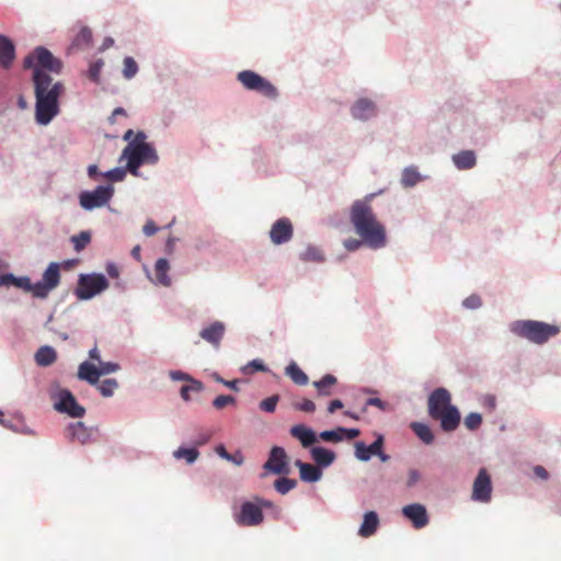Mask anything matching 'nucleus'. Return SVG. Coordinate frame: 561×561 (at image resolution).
I'll use <instances>...</instances> for the list:
<instances>
[{"mask_svg": "<svg viewBox=\"0 0 561 561\" xmlns=\"http://www.w3.org/2000/svg\"><path fill=\"white\" fill-rule=\"evenodd\" d=\"M373 195L355 201L350 209V220L355 232L363 239L365 245L373 250L385 248L387 230L374 213L370 205Z\"/></svg>", "mask_w": 561, "mask_h": 561, "instance_id": "f257e3e1", "label": "nucleus"}, {"mask_svg": "<svg viewBox=\"0 0 561 561\" xmlns=\"http://www.w3.org/2000/svg\"><path fill=\"white\" fill-rule=\"evenodd\" d=\"M35 85L36 107L35 116L38 124L47 125L58 114V99L62 92V84L56 82L49 75L35 69L33 72Z\"/></svg>", "mask_w": 561, "mask_h": 561, "instance_id": "f03ea898", "label": "nucleus"}, {"mask_svg": "<svg viewBox=\"0 0 561 561\" xmlns=\"http://www.w3.org/2000/svg\"><path fill=\"white\" fill-rule=\"evenodd\" d=\"M60 283V266L56 262H51L43 273L42 280L32 284L30 277H15L13 274L0 275V286H15L22 288L26 293H31L33 297L45 299L49 293L58 287Z\"/></svg>", "mask_w": 561, "mask_h": 561, "instance_id": "7ed1b4c3", "label": "nucleus"}, {"mask_svg": "<svg viewBox=\"0 0 561 561\" xmlns=\"http://www.w3.org/2000/svg\"><path fill=\"white\" fill-rule=\"evenodd\" d=\"M146 134L138 131L133 140L123 150L121 159L127 160V170L133 174H138V169L142 163H156L158 154L154 148L145 141Z\"/></svg>", "mask_w": 561, "mask_h": 561, "instance_id": "20e7f679", "label": "nucleus"}, {"mask_svg": "<svg viewBox=\"0 0 561 561\" xmlns=\"http://www.w3.org/2000/svg\"><path fill=\"white\" fill-rule=\"evenodd\" d=\"M511 332L534 344H545L560 333V327L536 320H517L511 323Z\"/></svg>", "mask_w": 561, "mask_h": 561, "instance_id": "39448f33", "label": "nucleus"}, {"mask_svg": "<svg viewBox=\"0 0 561 561\" xmlns=\"http://www.w3.org/2000/svg\"><path fill=\"white\" fill-rule=\"evenodd\" d=\"M110 286L108 280L103 274H81L75 295L80 300H89L95 295L104 291Z\"/></svg>", "mask_w": 561, "mask_h": 561, "instance_id": "423d86ee", "label": "nucleus"}, {"mask_svg": "<svg viewBox=\"0 0 561 561\" xmlns=\"http://www.w3.org/2000/svg\"><path fill=\"white\" fill-rule=\"evenodd\" d=\"M24 68L39 69L42 72L46 69L48 71L60 73L62 69V62L56 58L47 48L37 47L34 51L27 55L23 61Z\"/></svg>", "mask_w": 561, "mask_h": 561, "instance_id": "0eeeda50", "label": "nucleus"}, {"mask_svg": "<svg viewBox=\"0 0 561 561\" xmlns=\"http://www.w3.org/2000/svg\"><path fill=\"white\" fill-rule=\"evenodd\" d=\"M237 78L248 90L256 91L270 99H275L277 96L276 88L268 80L254 71L243 70L238 73Z\"/></svg>", "mask_w": 561, "mask_h": 561, "instance_id": "6e6552de", "label": "nucleus"}, {"mask_svg": "<svg viewBox=\"0 0 561 561\" xmlns=\"http://www.w3.org/2000/svg\"><path fill=\"white\" fill-rule=\"evenodd\" d=\"M114 194L111 185L98 186L94 191H84L79 196L80 206L87 210L100 208L108 203Z\"/></svg>", "mask_w": 561, "mask_h": 561, "instance_id": "1a4fd4ad", "label": "nucleus"}, {"mask_svg": "<svg viewBox=\"0 0 561 561\" xmlns=\"http://www.w3.org/2000/svg\"><path fill=\"white\" fill-rule=\"evenodd\" d=\"M54 407L57 411L67 413L72 417H82L85 413L84 408L77 402L75 396L67 389L58 391Z\"/></svg>", "mask_w": 561, "mask_h": 561, "instance_id": "9d476101", "label": "nucleus"}, {"mask_svg": "<svg viewBox=\"0 0 561 561\" xmlns=\"http://www.w3.org/2000/svg\"><path fill=\"white\" fill-rule=\"evenodd\" d=\"M263 518L261 506L253 502L242 503L240 512L234 515V520L239 526H257Z\"/></svg>", "mask_w": 561, "mask_h": 561, "instance_id": "9b49d317", "label": "nucleus"}, {"mask_svg": "<svg viewBox=\"0 0 561 561\" xmlns=\"http://www.w3.org/2000/svg\"><path fill=\"white\" fill-rule=\"evenodd\" d=\"M492 495L491 477L485 468H481L476 477L472 485V500L488 503Z\"/></svg>", "mask_w": 561, "mask_h": 561, "instance_id": "f8f14e48", "label": "nucleus"}, {"mask_svg": "<svg viewBox=\"0 0 561 561\" xmlns=\"http://www.w3.org/2000/svg\"><path fill=\"white\" fill-rule=\"evenodd\" d=\"M264 469L275 474H286L289 472L287 455L282 447H273Z\"/></svg>", "mask_w": 561, "mask_h": 561, "instance_id": "ddd939ff", "label": "nucleus"}, {"mask_svg": "<svg viewBox=\"0 0 561 561\" xmlns=\"http://www.w3.org/2000/svg\"><path fill=\"white\" fill-rule=\"evenodd\" d=\"M428 414L434 415L450 408L451 396L445 388L435 389L428 397Z\"/></svg>", "mask_w": 561, "mask_h": 561, "instance_id": "4468645a", "label": "nucleus"}, {"mask_svg": "<svg viewBox=\"0 0 561 561\" xmlns=\"http://www.w3.org/2000/svg\"><path fill=\"white\" fill-rule=\"evenodd\" d=\"M293 232L290 220L288 218H280L273 224L270 238L274 244H283L291 239Z\"/></svg>", "mask_w": 561, "mask_h": 561, "instance_id": "2eb2a0df", "label": "nucleus"}, {"mask_svg": "<svg viewBox=\"0 0 561 561\" xmlns=\"http://www.w3.org/2000/svg\"><path fill=\"white\" fill-rule=\"evenodd\" d=\"M433 420L440 422V427L444 432H453L455 431L460 423V413L455 405L447 408V410L442 411L437 414L431 415Z\"/></svg>", "mask_w": 561, "mask_h": 561, "instance_id": "dca6fc26", "label": "nucleus"}, {"mask_svg": "<svg viewBox=\"0 0 561 561\" xmlns=\"http://www.w3.org/2000/svg\"><path fill=\"white\" fill-rule=\"evenodd\" d=\"M402 514L412 522L413 527L421 529L428 524V516L425 506L422 504H410L402 508Z\"/></svg>", "mask_w": 561, "mask_h": 561, "instance_id": "f3484780", "label": "nucleus"}, {"mask_svg": "<svg viewBox=\"0 0 561 561\" xmlns=\"http://www.w3.org/2000/svg\"><path fill=\"white\" fill-rule=\"evenodd\" d=\"M383 447V436L378 435L377 439L370 444L369 446H366L363 442H357L355 444V456L360 461H368L371 456H375V454L379 453L380 449Z\"/></svg>", "mask_w": 561, "mask_h": 561, "instance_id": "a211bd4d", "label": "nucleus"}, {"mask_svg": "<svg viewBox=\"0 0 561 561\" xmlns=\"http://www.w3.org/2000/svg\"><path fill=\"white\" fill-rule=\"evenodd\" d=\"M15 59V46L13 42L0 34V67L10 69Z\"/></svg>", "mask_w": 561, "mask_h": 561, "instance_id": "6ab92c4d", "label": "nucleus"}, {"mask_svg": "<svg viewBox=\"0 0 561 561\" xmlns=\"http://www.w3.org/2000/svg\"><path fill=\"white\" fill-rule=\"evenodd\" d=\"M225 324L220 321H216L211 323L209 327L204 328L199 335L203 340L207 341L214 346H219L220 341L224 337L225 334Z\"/></svg>", "mask_w": 561, "mask_h": 561, "instance_id": "aec40b11", "label": "nucleus"}, {"mask_svg": "<svg viewBox=\"0 0 561 561\" xmlns=\"http://www.w3.org/2000/svg\"><path fill=\"white\" fill-rule=\"evenodd\" d=\"M352 115L356 119L366 121L376 115L375 104L368 99H359L352 106Z\"/></svg>", "mask_w": 561, "mask_h": 561, "instance_id": "412c9836", "label": "nucleus"}, {"mask_svg": "<svg viewBox=\"0 0 561 561\" xmlns=\"http://www.w3.org/2000/svg\"><path fill=\"white\" fill-rule=\"evenodd\" d=\"M295 466L299 469L300 479L305 482H317L322 477V472L317 466L301 460H296Z\"/></svg>", "mask_w": 561, "mask_h": 561, "instance_id": "4be33fe9", "label": "nucleus"}, {"mask_svg": "<svg viewBox=\"0 0 561 561\" xmlns=\"http://www.w3.org/2000/svg\"><path fill=\"white\" fill-rule=\"evenodd\" d=\"M290 435L299 439L304 447H309L317 442L316 433L311 428L301 424L293 426L290 428Z\"/></svg>", "mask_w": 561, "mask_h": 561, "instance_id": "5701e85b", "label": "nucleus"}, {"mask_svg": "<svg viewBox=\"0 0 561 561\" xmlns=\"http://www.w3.org/2000/svg\"><path fill=\"white\" fill-rule=\"evenodd\" d=\"M67 436L80 444H87L91 437V431L82 422L70 424L67 428Z\"/></svg>", "mask_w": 561, "mask_h": 561, "instance_id": "b1692460", "label": "nucleus"}, {"mask_svg": "<svg viewBox=\"0 0 561 561\" xmlns=\"http://www.w3.org/2000/svg\"><path fill=\"white\" fill-rule=\"evenodd\" d=\"M78 378L90 385H98L100 379L99 367L87 360L81 363L78 368Z\"/></svg>", "mask_w": 561, "mask_h": 561, "instance_id": "393cba45", "label": "nucleus"}, {"mask_svg": "<svg viewBox=\"0 0 561 561\" xmlns=\"http://www.w3.org/2000/svg\"><path fill=\"white\" fill-rule=\"evenodd\" d=\"M337 382L335 376L327 374L320 380L313 381V386L317 389L319 397H329L333 394V389Z\"/></svg>", "mask_w": 561, "mask_h": 561, "instance_id": "a878e982", "label": "nucleus"}, {"mask_svg": "<svg viewBox=\"0 0 561 561\" xmlns=\"http://www.w3.org/2000/svg\"><path fill=\"white\" fill-rule=\"evenodd\" d=\"M379 525L378 516L375 512H367L364 515V520L362 523V526L358 530L359 536L367 538L374 535L377 530V527Z\"/></svg>", "mask_w": 561, "mask_h": 561, "instance_id": "bb28decb", "label": "nucleus"}, {"mask_svg": "<svg viewBox=\"0 0 561 561\" xmlns=\"http://www.w3.org/2000/svg\"><path fill=\"white\" fill-rule=\"evenodd\" d=\"M311 457L320 467H328L335 460V454L324 447H312Z\"/></svg>", "mask_w": 561, "mask_h": 561, "instance_id": "cd10ccee", "label": "nucleus"}, {"mask_svg": "<svg viewBox=\"0 0 561 561\" xmlns=\"http://www.w3.org/2000/svg\"><path fill=\"white\" fill-rule=\"evenodd\" d=\"M170 264L167 259H159L154 264V276L157 283L162 286L169 287L171 285V278L168 275Z\"/></svg>", "mask_w": 561, "mask_h": 561, "instance_id": "c85d7f7f", "label": "nucleus"}, {"mask_svg": "<svg viewBox=\"0 0 561 561\" xmlns=\"http://www.w3.org/2000/svg\"><path fill=\"white\" fill-rule=\"evenodd\" d=\"M453 161L459 170H467L476 165L477 159L472 150H463L455 154Z\"/></svg>", "mask_w": 561, "mask_h": 561, "instance_id": "c756f323", "label": "nucleus"}, {"mask_svg": "<svg viewBox=\"0 0 561 561\" xmlns=\"http://www.w3.org/2000/svg\"><path fill=\"white\" fill-rule=\"evenodd\" d=\"M57 359L56 351L50 346H42L35 354V362L39 366H49Z\"/></svg>", "mask_w": 561, "mask_h": 561, "instance_id": "7c9ffc66", "label": "nucleus"}, {"mask_svg": "<svg viewBox=\"0 0 561 561\" xmlns=\"http://www.w3.org/2000/svg\"><path fill=\"white\" fill-rule=\"evenodd\" d=\"M285 374L288 376L296 385L305 386L308 382V376L299 368L296 363H290L285 368Z\"/></svg>", "mask_w": 561, "mask_h": 561, "instance_id": "2f4dec72", "label": "nucleus"}, {"mask_svg": "<svg viewBox=\"0 0 561 561\" xmlns=\"http://www.w3.org/2000/svg\"><path fill=\"white\" fill-rule=\"evenodd\" d=\"M412 431L415 435L426 445H430L434 442V435L432 430L424 423L413 422L411 424Z\"/></svg>", "mask_w": 561, "mask_h": 561, "instance_id": "473e14b6", "label": "nucleus"}, {"mask_svg": "<svg viewBox=\"0 0 561 561\" xmlns=\"http://www.w3.org/2000/svg\"><path fill=\"white\" fill-rule=\"evenodd\" d=\"M92 42V32L89 27H82L80 32L76 35L72 46L78 49H84L90 46Z\"/></svg>", "mask_w": 561, "mask_h": 561, "instance_id": "72a5a7b5", "label": "nucleus"}, {"mask_svg": "<svg viewBox=\"0 0 561 561\" xmlns=\"http://www.w3.org/2000/svg\"><path fill=\"white\" fill-rule=\"evenodd\" d=\"M420 181H421V175L417 172V169L415 167H408L403 170L402 176H401V184L404 187L414 186Z\"/></svg>", "mask_w": 561, "mask_h": 561, "instance_id": "f704fd0d", "label": "nucleus"}, {"mask_svg": "<svg viewBox=\"0 0 561 561\" xmlns=\"http://www.w3.org/2000/svg\"><path fill=\"white\" fill-rule=\"evenodd\" d=\"M174 458L185 459L187 463H193L199 456L196 448H179L173 453Z\"/></svg>", "mask_w": 561, "mask_h": 561, "instance_id": "c9c22d12", "label": "nucleus"}, {"mask_svg": "<svg viewBox=\"0 0 561 561\" xmlns=\"http://www.w3.org/2000/svg\"><path fill=\"white\" fill-rule=\"evenodd\" d=\"M188 382V385H184L180 390L181 397L184 401H188L191 399V392L197 393L204 389L203 383L196 379H191Z\"/></svg>", "mask_w": 561, "mask_h": 561, "instance_id": "e433bc0d", "label": "nucleus"}, {"mask_svg": "<svg viewBox=\"0 0 561 561\" xmlns=\"http://www.w3.org/2000/svg\"><path fill=\"white\" fill-rule=\"evenodd\" d=\"M98 389L103 397H112L118 382L114 378L104 379L101 383L98 382Z\"/></svg>", "mask_w": 561, "mask_h": 561, "instance_id": "4c0bfd02", "label": "nucleus"}, {"mask_svg": "<svg viewBox=\"0 0 561 561\" xmlns=\"http://www.w3.org/2000/svg\"><path fill=\"white\" fill-rule=\"evenodd\" d=\"M91 241V234L88 231H81L79 234L71 237L75 250L77 252L82 251Z\"/></svg>", "mask_w": 561, "mask_h": 561, "instance_id": "58836bf2", "label": "nucleus"}, {"mask_svg": "<svg viewBox=\"0 0 561 561\" xmlns=\"http://www.w3.org/2000/svg\"><path fill=\"white\" fill-rule=\"evenodd\" d=\"M297 481L289 478H279L274 483L276 491L280 494L288 493L290 490L295 489Z\"/></svg>", "mask_w": 561, "mask_h": 561, "instance_id": "ea45409f", "label": "nucleus"}, {"mask_svg": "<svg viewBox=\"0 0 561 561\" xmlns=\"http://www.w3.org/2000/svg\"><path fill=\"white\" fill-rule=\"evenodd\" d=\"M300 257L306 262H322L324 260L322 252L316 247H308Z\"/></svg>", "mask_w": 561, "mask_h": 561, "instance_id": "a19ab883", "label": "nucleus"}, {"mask_svg": "<svg viewBox=\"0 0 561 561\" xmlns=\"http://www.w3.org/2000/svg\"><path fill=\"white\" fill-rule=\"evenodd\" d=\"M138 72V65L133 57L124 58L123 76L126 79H131Z\"/></svg>", "mask_w": 561, "mask_h": 561, "instance_id": "79ce46f5", "label": "nucleus"}, {"mask_svg": "<svg viewBox=\"0 0 561 561\" xmlns=\"http://www.w3.org/2000/svg\"><path fill=\"white\" fill-rule=\"evenodd\" d=\"M103 66H104V62L102 59H98L96 61L92 62L88 70V78L91 81L99 83L100 75H101V70H102Z\"/></svg>", "mask_w": 561, "mask_h": 561, "instance_id": "37998d69", "label": "nucleus"}, {"mask_svg": "<svg viewBox=\"0 0 561 561\" xmlns=\"http://www.w3.org/2000/svg\"><path fill=\"white\" fill-rule=\"evenodd\" d=\"M236 402L237 401L234 397L228 394H220L214 399L213 405L217 410H222L228 405H234Z\"/></svg>", "mask_w": 561, "mask_h": 561, "instance_id": "c03bdc74", "label": "nucleus"}, {"mask_svg": "<svg viewBox=\"0 0 561 561\" xmlns=\"http://www.w3.org/2000/svg\"><path fill=\"white\" fill-rule=\"evenodd\" d=\"M267 367L261 359H253L249 362L245 366L242 367V373L245 375H251L255 371H266Z\"/></svg>", "mask_w": 561, "mask_h": 561, "instance_id": "a18cd8bd", "label": "nucleus"}, {"mask_svg": "<svg viewBox=\"0 0 561 561\" xmlns=\"http://www.w3.org/2000/svg\"><path fill=\"white\" fill-rule=\"evenodd\" d=\"M463 423H465V426L470 431L478 430L482 424V416L479 413H474V412L469 413L465 417Z\"/></svg>", "mask_w": 561, "mask_h": 561, "instance_id": "49530a36", "label": "nucleus"}, {"mask_svg": "<svg viewBox=\"0 0 561 561\" xmlns=\"http://www.w3.org/2000/svg\"><path fill=\"white\" fill-rule=\"evenodd\" d=\"M279 397L277 394L271 396L260 402V409L267 413H273L276 409Z\"/></svg>", "mask_w": 561, "mask_h": 561, "instance_id": "de8ad7c7", "label": "nucleus"}, {"mask_svg": "<svg viewBox=\"0 0 561 561\" xmlns=\"http://www.w3.org/2000/svg\"><path fill=\"white\" fill-rule=\"evenodd\" d=\"M319 437L324 442L337 443L343 440L341 432H339V427L332 431H323L319 434Z\"/></svg>", "mask_w": 561, "mask_h": 561, "instance_id": "09e8293b", "label": "nucleus"}, {"mask_svg": "<svg viewBox=\"0 0 561 561\" xmlns=\"http://www.w3.org/2000/svg\"><path fill=\"white\" fill-rule=\"evenodd\" d=\"M104 176L113 182H119L123 181L126 176V170L122 168H114L106 173H104Z\"/></svg>", "mask_w": 561, "mask_h": 561, "instance_id": "8fccbe9b", "label": "nucleus"}, {"mask_svg": "<svg viewBox=\"0 0 561 561\" xmlns=\"http://www.w3.org/2000/svg\"><path fill=\"white\" fill-rule=\"evenodd\" d=\"M294 408L302 412L312 413L316 410V404L309 399H304L300 402H295Z\"/></svg>", "mask_w": 561, "mask_h": 561, "instance_id": "3c124183", "label": "nucleus"}, {"mask_svg": "<svg viewBox=\"0 0 561 561\" xmlns=\"http://www.w3.org/2000/svg\"><path fill=\"white\" fill-rule=\"evenodd\" d=\"M99 365L100 376L114 373L119 368L117 364L111 362H100Z\"/></svg>", "mask_w": 561, "mask_h": 561, "instance_id": "603ef678", "label": "nucleus"}, {"mask_svg": "<svg viewBox=\"0 0 561 561\" xmlns=\"http://www.w3.org/2000/svg\"><path fill=\"white\" fill-rule=\"evenodd\" d=\"M482 300L478 295H471L463 300V306L468 309H477L481 307Z\"/></svg>", "mask_w": 561, "mask_h": 561, "instance_id": "864d4df0", "label": "nucleus"}, {"mask_svg": "<svg viewBox=\"0 0 561 561\" xmlns=\"http://www.w3.org/2000/svg\"><path fill=\"white\" fill-rule=\"evenodd\" d=\"M344 248L347 250V251H356L358 250L362 245L365 244V242H363V239H355V238H348L346 239L344 242Z\"/></svg>", "mask_w": 561, "mask_h": 561, "instance_id": "5fc2aeb1", "label": "nucleus"}, {"mask_svg": "<svg viewBox=\"0 0 561 561\" xmlns=\"http://www.w3.org/2000/svg\"><path fill=\"white\" fill-rule=\"evenodd\" d=\"M339 432H341L342 438L347 440H352L358 437L360 434V431L357 428L339 427Z\"/></svg>", "mask_w": 561, "mask_h": 561, "instance_id": "6e6d98bb", "label": "nucleus"}, {"mask_svg": "<svg viewBox=\"0 0 561 561\" xmlns=\"http://www.w3.org/2000/svg\"><path fill=\"white\" fill-rule=\"evenodd\" d=\"M420 479H421L420 472L416 469H410L408 472L407 485L409 488H411L414 484H416L420 481Z\"/></svg>", "mask_w": 561, "mask_h": 561, "instance_id": "4d7b16f0", "label": "nucleus"}, {"mask_svg": "<svg viewBox=\"0 0 561 561\" xmlns=\"http://www.w3.org/2000/svg\"><path fill=\"white\" fill-rule=\"evenodd\" d=\"M215 380L225 385L226 387H228L229 389L233 390V391H239V380L238 379H234V380H225L222 379L220 376L216 375L215 376Z\"/></svg>", "mask_w": 561, "mask_h": 561, "instance_id": "13d9d810", "label": "nucleus"}, {"mask_svg": "<svg viewBox=\"0 0 561 561\" xmlns=\"http://www.w3.org/2000/svg\"><path fill=\"white\" fill-rule=\"evenodd\" d=\"M142 231L146 236L151 237L158 231V227L156 226L153 220H147L142 228Z\"/></svg>", "mask_w": 561, "mask_h": 561, "instance_id": "bf43d9fd", "label": "nucleus"}, {"mask_svg": "<svg viewBox=\"0 0 561 561\" xmlns=\"http://www.w3.org/2000/svg\"><path fill=\"white\" fill-rule=\"evenodd\" d=\"M366 405H373V407H377L378 409H380L381 411H385L387 409V403L383 402L381 399L379 398H369L367 401H366Z\"/></svg>", "mask_w": 561, "mask_h": 561, "instance_id": "052dcab7", "label": "nucleus"}, {"mask_svg": "<svg viewBox=\"0 0 561 561\" xmlns=\"http://www.w3.org/2000/svg\"><path fill=\"white\" fill-rule=\"evenodd\" d=\"M227 460L233 462L237 466H241L244 461V457L240 451H237L234 454H230V459Z\"/></svg>", "mask_w": 561, "mask_h": 561, "instance_id": "680f3d73", "label": "nucleus"}, {"mask_svg": "<svg viewBox=\"0 0 561 561\" xmlns=\"http://www.w3.org/2000/svg\"><path fill=\"white\" fill-rule=\"evenodd\" d=\"M171 378L173 380H186V381H191V379H193L190 375L187 374H184L182 371H171L170 374Z\"/></svg>", "mask_w": 561, "mask_h": 561, "instance_id": "e2e57ef3", "label": "nucleus"}, {"mask_svg": "<svg viewBox=\"0 0 561 561\" xmlns=\"http://www.w3.org/2000/svg\"><path fill=\"white\" fill-rule=\"evenodd\" d=\"M534 473L542 480H547L549 478L548 471L542 466L534 467Z\"/></svg>", "mask_w": 561, "mask_h": 561, "instance_id": "0e129e2a", "label": "nucleus"}, {"mask_svg": "<svg viewBox=\"0 0 561 561\" xmlns=\"http://www.w3.org/2000/svg\"><path fill=\"white\" fill-rule=\"evenodd\" d=\"M342 408H343V402L341 400H339V399H335V400L330 402V404L328 407V412L332 414L336 410L342 409Z\"/></svg>", "mask_w": 561, "mask_h": 561, "instance_id": "69168bd1", "label": "nucleus"}, {"mask_svg": "<svg viewBox=\"0 0 561 561\" xmlns=\"http://www.w3.org/2000/svg\"><path fill=\"white\" fill-rule=\"evenodd\" d=\"M106 272H107L108 276L112 278H117L119 276V271H118L117 266L113 263L107 264Z\"/></svg>", "mask_w": 561, "mask_h": 561, "instance_id": "338daca9", "label": "nucleus"}, {"mask_svg": "<svg viewBox=\"0 0 561 561\" xmlns=\"http://www.w3.org/2000/svg\"><path fill=\"white\" fill-rule=\"evenodd\" d=\"M216 453L224 459H230V454L226 450L222 445L216 447Z\"/></svg>", "mask_w": 561, "mask_h": 561, "instance_id": "774afa93", "label": "nucleus"}]
</instances>
